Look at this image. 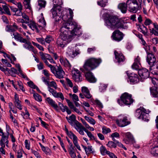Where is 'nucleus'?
Here are the masks:
<instances>
[{"label": "nucleus", "instance_id": "nucleus-47", "mask_svg": "<svg viewBox=\"0 0 158 158\" xmlns=\"http://www.w3.org/2000/svg\"><path fill=\"white\" fill-rule=\"evenodd\" d=\"M77 137L73 139V142L75 146L79 150L81 151V149L80 146L79 145L77 142Z\"/></svg>", "mask_w": 158, "mask_h": 158}, {"label": "nucleus", "instance_id": "nucleus-22", "mask_svg": "<svg viewBox=\"0 0 158 158\" xmlns=\"http://www.w3.org/2000/svg\"><path fill=\"white\" fill-rule=\"evenodd\" d=\"M67 53L69 56L72 57H74L79 54L80 51L77 49L74 51L73 49L69 48L67 50Z\"/></svg>", "mask_w": 158, "mask_h": 158}, {"label": "nucleus", "instance_id": "nucleus-33", "mask_svg": "<svg viewBox=\"0 0 158 158\" xmlns=\"http://www.w3.org/2000/svg\"><path fill=\"white\" fill-rule=\"evenodd\" d=\"M127 74L128 77L129 79H134V78H138L137 75L135 73L131 72L129 71H127L125 72Z\"/></svg>", "mask_w": 158, "mask_h": 158}, {"label": "nucleus", "instance_id": "nucleus-48", "mask_svg": "<svg viewBox=\"0 0 158 158\" xmlns=\"http://www.w3.org/2000/svg\"><path fill=\"white\" fill-rule=\"evenodd\" d=\"M141 44L143 46V48L145 49L146 52L148 51V50L149 48V46L148 45L146 44V42L143 39L141 40Z\"/></svg>", "mask_w": 158, "mask_h": 158}, {"label": "nucleus", "instance_id": "nucleus-34", "mask_svg": "<svg viewBox=\"0 0 158 158\" xmlns=\"http://www.w3.org/2000/svg\"><path fill=\"white\" fill-rule=\"evenodd\" d=\"M16 67L17 68L19 72V73H18V75L22 78L24 79L27 78V77L26 75L23 73L20 68V64H16Z\"/></svg>", "mask_w": 158, "mask_h": 158}, {"label": "nucleus", "instance_id": "nucleus-41", "mask_svg": "<svg viewBox=\"0 0 158 158\" xmlns=\"http://www.w3.org/2000/svg\"><path fill=\"white\" fill-rule=\"evenodd\" d=\"M8 136L4 135L2 136L1 139L0 140V145L1 147H5V142L8 140Z\"/></svg>", "mask_w": 158, "mask_h": 158}, {"label": "nucleus", "instance_id": "nucleus-13", "mask_svg": "<svg viewBox=\"0 0 158 158\" xmlns=\"http://www.w3.org/2000/svg\"><path fill=\"white\" fill-rule=\"evenodd\" d=\"M122 134L125 137L123 140L126 144L133 143L135 142L134 138L131 133L129 132H123L122 133Z\"/></svg>", "mask_w": 158, "mask_h": 158}, {"label": "nucleus", "instance_id": "nucleus-53", "mask_svg": "<svg viewBox=\"0 0 158 158\" xmlns=\"http://www.w3.org/2000/svg\"><path fill=\"white\" fill-rule=\"evenodd\" d=\"M33 97L36 101L39 102H41L42 101L41 96L37 94H34Z\"/></svg>", "mask_w": 158, "mask_h": 158}, {"label": "nucleus", "instance_id": "nucleus-27", "mask_svg": "<svg viewBox=\"0 0 158 158\" xmlns=\"http://www.w3.org/2000/svg\"><path fill=\"white\" fill-rule=\"evenodd\" d=\"M15 104L17 108L20 110L22 109V107L21 104V102L19 100V97L17 94H15Z\"/></svg>", "mask_w": 158, "mask_h": 158}, {"label": "nucleus", "instance_id": "nucleus-36", "mask_svg": "<svg viewBox=\"0 0 158 158\" xmlns=\"http://www.w3.org/2000/svg\"><path fill=\"white\" fill-rule=\"evenodd\" d=\"M139 3L137 2V4L134 5V6L128 9L129 11L133 13H136L139 10Z\"/></svg>", "mask_w": 158, "mask_h": 158}, {"label": "nucleus", "instance_id": "nucleus-54", "mask_svg": "<svg viewBox=\"0 0 158 158\" xmlns=\"http://www.w3.org/2000/svg\"><path fill=\"white\" fill-rule=\"evenodd\" d=\"M110 131L111 130L109 128L105 127H103L102 128V132L104 134H106Z\"/></svg>", "mask_w": 158, "mask_h": 158}, {"label": "nucleus", "instance_id": "nucleus-64", "mask_svg": "<svg viewBox=\"0 0 158 158\" xmlns=\"http://www.w3.org/2000/svg\"><path fill=\"white\" fill-rule=\"evenodd\" d=\"M31 151L32 153L37 158H40V156L37 152L33 149H31Z\"/></svg>", "mask_w": 158, "mask_h": 158}, {"label": "nucleus", "instance_id": "nucleus-46", "mask_svg": "<svg viewBox=\"0 0 158 158\" xmlns=\"http://www.w3.org/2000/svg\"><path fill=\"white\" fill-rule=\"evenodd\" d=\"M152 154L154 156H156L158 155V146L153 147L151 151Z\"/></svg>", "mask_w": 158, "mask_h": 158}, {"label": "nucleus", "instance_id": "nucleus-50", "mask_svg": "<svg viewBox=\"0 0 158 158\" xmlns=\"http://www.w3.org/2000/svg\"><path fill=\"white\" fill-rule=\"evenodd\" d=\"M107 146L110 148H115L117 146V145L113 141H109L107 144Z\"/></svg>", "mask_w": 158, "mask_h": 158}, {"label": "nucleus", "instance_id": "nucleus-16", "mask_svg": "<svg viewBox=\"0 0 158 158\" xmlns=\"http://www.w3.org/2000/svg\"><path fill=\"white\" fill-rule=\"evenodd\" d=\"M139 76L143 79H146L150 77L149 73L148 70L145 68L139 69L138 71Z\"/></svg>", "mask_w": 158, "mask_h": 158}, {"label": "nucleus", "instance_id": "nucleus-43", "mask_svg": "<svg viewBox=\"0 0 158 158\" xmlns=\"http://www.w3.org/2000/svg\"><path fill=\"white\" fill-rule=\"evenodd\" d=\"M53 40L52 37L50 35H47L44 39L45 44V43L48 44H50Z\"/></svg>", "mask_w": 158, "mask_h": 158}, {"label": "nucleus", "instance_id": "nucleus-44", "mask_svg": "<svg viewBox=\"0 0 158 158\" xmlns=\"http://www.w3.org/2000/svg\"><path fill=\"white\" fill-rule=\"evenodd\" d=\"M86 79H95L93 73L90 72H88L85 74Z\"/></svg>", "mask_w": 158, "mask_h": 158}, {"label": "nucleus", "instance_id": "nucleus-45", "mask_svg": "<svg viewBox=\"0 0 158 158\" xmlns=\"http://www.w3.org/2000/svg\"><path fill=\"white\" fill-rule=\"evenodd\" d=\"M53 3L54 4V6H60L63 4V0H53Z\"/></svg>", "mask_w": 158, "mask_h": 158}, {"label": "nucleus", "instance_id": "nucleus-23", "mask_svg": "<svg viewBox=\"0 0 158 158\" xmlns=\"http://www.w3.org/2000/svg\"><path fill=\"white\" fill-rule=\"evenodd\" d=\"M81 90L82 94L86 98L89 99L92 97V96L90 94V92L87 87L85 86L82 87Z\"/></svg>", "mask_w": 158, "mask_h": 158}, {"label": "nucleus", "instance_id": "nucleus-56", "mask_svg": "<svg viewBox=\"0 0 158 158\" xmlns=\"http://www.w3.org/2000/svg\"><path fill=\"white\" fill-rule=\"evenodd\" d=\"M37 41L42 45H45L44 39L43 37L36 38Z\"/></svg>", "mask_w": 158, "mask_h": 158}, {"label": "nucleus", "instance_id": "nucleus-59", "mask_svg": "<svg viewBox=\"0 0 158 158\" xmlns=\"http://www.w3.org/2000/svg\"><path fill=\"white\" fill-rule=\"evenodd\" d=\"M96 104L100 108H102L103 107V106L101 102L98 99H96L95 101Z\"/></svg>", "mask_w": 158, "mask_h": 158}, {"label": "nucleus", "instance_id": "nucleus-37", "mask_svg": "<svg viewBox=\"0 0 158 158\" xmlns=\"http://www.w3.org/2000/svg\"><path fill=\"white\" fill-rule=\"evenodd\" d=\"M128 9L137 4V0H127L126 2Z\"/></svg>", "mask_w": 158, "mask_h": 158}, {"label": "nucleus", "instance_id": "nucleus-28", "mask_svg": "<svg viewBox=\"0 0 158 158\" xmlns=\"http://www.w3.org/2000/svg\"><path fill=\"white\" fill-rule=\"evenodd\" d=\"M50 55L48 54H43L41 55V59L44 62L45 64L47 65L50 68V65H52L51 64H49L48 61L47 60H48L49 57Z\"/></svg>", "mask_w": 158, "mask_h": 158}, {"label": "nucleus", "instance_id": "nucleus-52", "mask_svg": "<svg viewBox=\"0 0 158 158\" xmlns=\"http://www.w3.org/2000/svg\"><path fill=\"white\" fill-rule=\"evenodd\" d=\"M32 44L33 45L35 46L37 48L40 50L44 51V48L43 47L41 46V45L39 44H37V43H36L35 42H32Z\"/></svg>", "mask_w": 158, "mask_h": 158}, {"label": "nucleus", "instance_id": "nucleus-4", "mask_svg": "<svg viewBox=\"0 0 158 158\" xmlns=\"http://www.w3.org/2000/svg\"><path fill=\"white\" fill-rule=\"evenodd\" d=\"M100 58L91 57L85 61L83 67L85 70L89 71L95 69L99 66L102 62Z\"/></svg>", "mask_w": 158, "mask_h": 158}, {"label": "nucleus", "instance_id": "nucleus-10", "mask_svg": "<svg viewBox=\"0 0 158 158\" xmlns=\"http://www.w3.org/2000/svg\"><path fill=\"white\" fill-rule=\"evenodd\" d=\"M66 118L72 126L74 125V128L77 131L82 125L76 120V117L74 114H72L69 117H66Z\"/></svg>", "mask_w": 158, "mask_h": 158}, {"label": "nucleus", "instance_id": "nucleus-51", "mask_svg": "<svg viewBox=\"0 0 158 158\" xmlns=\"http://www.w3.org/2000/svg\"><path fill=\"white\" fill-rule=\"evenodd\" d=\"M141 63H134L131 66V68L133 69L138 70L139 69V66L140 65Z\"/></svg>", "mask_w": 158, "mask_h": 158}, {"label": "nucleus", "instance_id": "nucleus-1", "mask_svg": "<svg viewBox=\"0 0 158 158\" xmlns=\"http://www.w3.org/2000/svg\"><path fill=\"white\" fill-rule=\"evenodd\" d=\"M72 25L67 23L64 24L60 29V35L57 39L56 44L57 46L61 48H64L69 43V39L70 33L72 36L78 35L79 36L81 34V32L78 30L77 31L74 32V29L75 27L76 23H71Z\"/></svg>", "mask_w": 158, "mask_h": 158}, {"label": "nucleus", "instance_id": "nucleus-39", "mask_svg": "<svg viewBox=\"0 0 158 158\" xmlns=\"http://www.w3.org/2000/svg\"><path fill=\"white\" fill-rule=\"evenodd\" d=\"M23 4L25 8L26 9H28L30 10H31V8L30 4L31 0H23Z\"/></svg>", "mask_w": 158, "mask_h": 158}, {"label": "nucleus", "instance_id": "nucleus-17", "mask_svg": "<svg viewBox=\"0 0 158 158\" xmlns=\"http://www.w3.org/2000/svg\"><path fill=\"white\" fill-rule=\"evenodd\" d=\"M25 23L27 24L29 27L32 30L35 31L36 32L39 33L40 31L41 30L39 26V25L34 21H27L26 22H25Z\"/></svg>", "mask_w": 158, "mask_h": 158}, {"label": "nucleus", "instance_id": "nucleus-42", "mask_svg": "<svg viewBox=\"0 0 158 158\" xmlns=\"http://www.w3.org/2000/svg\"><path fill=\"white\" fill-rule=\"evenodd\" d=\"M107 3V0H99L97 2V4L102 7H104Z\"/></svg>", "mask_w": 158, "mask_h": 158}, {"label": "nucleus", "instance_id": "nucleus-14", "mask_svg": "<svg viewBox=\"0 0 158 158\" xmlns=\"http://www.w3.org/2000/svg\"><path fill=\"white\" fill-rule=\"evenodd\" d=\"M124 35L119 30H116L113 33L111 37L114 40L119 42L123 39Z\"/></svg>", "mask_w": 158, "mask_h": 158}, {"label": "nucleus", "instance_id": "nucleus-19", "mask_svg": "<svg viewBox=\"0 0 158 158\" xmlns=\"http://www.w3.org/2000/svg\"><path fill=\"white\" fill-rule=\"evenodd\" d=\"M147 61L150 66H152L156 62V59L153 54L151 53H148L147 56Z\"/></svg>", "mask_w": 158, "mask_h": 158}, {"label": "nucleus", "instance_id": "nucleus-15", "mask_svg": "<svg viewBox=\"0 0 158 158\" xmlns=\"http://www.w3.org/2000/svg\"><path fill=\"white\" fill-rule=\"evenodd\" d=\"M77 131L79 132L80 134L81 135H85L84 132V131H85L87 133L88 136L90 138V139L93 140L95 139L94 136L88 130L86 129L83 125Z\"/></svg>", "mask_w": 158, "mask_h": 158}, {"label": "nucleus", "instance_id": "nucleus-40", "mask_svg": "<svg viewBox=\"0 0 158 158\" xmlns=\"http://www.w3.org/2000/svg\"><path fill=\"white\" fill-rule=\"evenodd\" d=\"M39 22L40 23V24L39 25V26L41 30L43 27H44L46 25V23L44 20V18H43L42 19H40L39 20Z\"/></svg>", "mask_w": 158, "mask_h": 158}, {"label": "nucleus", "instance_id": "nucleus-38", "mask_svg": "<svg viewBox=\"0 0 158 158\" xmlns=\"http://www.w3.org/2000/svg\"><path fill=\"white\" fill-rule=\"evenodd\" d=\"M84 118L90 124L93 125H94L96 123V121L94 119L91 117H89L87 116H85Z\"/></svg>", "mask_w": 158, "mask_h": 158}, {"label": "nucleus", "instance_id": "nucleus-30", "mask_svg": "<svg viewBox=\"0 0 158 158\" xmlns=\"http://www.w3.org/2000/svg\"><path fill=\"white\" fill-rule=\"evenodd\" d=\"M18 29V27L16 24L14 23L13 25L10 27H7L6 29V31L8 32H14Z\"/></svg>", "mask_w": 158, "mask_h": 158}, {"label": "nucleus", "instance_id": "nucleus-63", "mask_svg": "<svg viewBox=\"0 0 158 158\" xmlns=\"http://www.w3.org/2000/svg\"><path fill=\"white\" fill-rule=\"evenodd\" d=\"M150 32L153 34L155 35L158 36V30L154 29L152 28V29H149Z\"/></svg>", "mask_w": 158, "mask_h": 158}, {"label": "nucleus", "instance_id": "nucleus-18", "mask_svg": "<svg viewBox=\"0 0 158 158\" xmlns=\"http://www.w3.org/2000/svg\"><path fill=\"white\" fill-rule=\"evenodd\" d=\"M114 54L115 59L117 60L118 63H119L124 61L125 57L122 53L115 50L114 51Z\"/></svg>", "mask_w": 158, "mask_h": 158}, {"label": "nucleus", "instance_id": "nucleus-21", "mask_svg": "<svg viewBox=\"0 0 158 158\" xmlns=\"http://www.w3.org/2000/svg\"><path fill=\"white\" fill-rule=\"evenodd\" d=\"M48 90L52 95L56 98H60L62 100L64 99L63 94L61 93H57L52 88L48 87Z\"/></svg>", "mask_w": 158, "mask_h": 158}, {"label": "nucleus", "instance_id": "nucleus-8", "mask_svg": "<svg viewBox=\"0 0 158 158\" xmlns=\"http://www.w3.org/2000/svg\"><path fill=\"white\" fill-rule=\"evenodd\" d=\"M116 122L118 126L121 127H124L130 123V122L128 121L127 117L122 114L118 116L116 120Z\"/></svg>", "mask_w": 158, "mask_h": 158}, {"label": "nucleus", "instance_id": "nucleus-57", "mask_svg": "<svg viewBox=\"0 0 158 158\" xmlns=\"http://www.w3.org/2000/svg\"><path fill=\"white\" fill-rule=\"evenodd\" d=\"M2 7L6 13L9 15H10L11 14L8 7L6 5H3Z\"/></svg>", "mask_w": 158, "mask_h": 158}, {"label": "nucleus", "instance_id": "nucleus-62", "mask_svg": "<svg viewBox=\"0 0 158 158\" xmlns=\"http://www.w3.org/2000/svg\"><path fill=\"white\" fill-rule=\"evenodd\" d=\"M67 134L71 139H73L77 137L71 131L69 132Z\"/></svg>", "mask_w": 158, "mask_h": 158}, {"label": "nucleus", "instance_id": "nucleus-49", "mask_svg": "<svg viewBox=\"0 0 158 158\" xmlns=\"http://www.w3.org/2000/svg\"><path fill=\"white\" fill-rule=\"evenodd\" d=\"M100 151L101 154L103 155H105L106 154H107V152H109L106 150L105 148L103 146H102L100 147Z\"/></svg>", "mask_w": 158, "mask_h": 158}, {"label": "nucleus", "instance_id": "nucleus-32", "mask_svg": "<svg viewBox=\"0 0 158 158\" xmlns=\"http://www.w3.org/2000/svg\"><path fill=\"white\" fill-rule=\"evenodd\" d=\"M82 146L85 150L86 155H89L91 153H92L93 154H94L95 152L94 151H93L91 146H89L87 147L85 146L82 145Z\"/></svg>", "mask_w": 158, "mask_h": 158}, {"label": "nucleus", "instance_id": "nucleus-35", "mask_svg": "<svg viewBox=\"0 0 158 158\" xmlns=\"http://www.w3.org/2000/svg\"><path fill=\"white\" fill-rule=\"evenodd\" d=\"M46 5V2L43 0H39L38 1V5L37 8L40 10L44 8Z\"/></svg>", "mask_w": 158, "mask_h": 158}, {"label": "nucleus", "instance_id": "nucleus-11", "mask_svg": "<svg viewBox=\"0 0 158 158\" xmlns=\"http://www.w3.org/2000/svg\"><path fill=\"white\" fill-rule=\"evenodd\" d=\"M152 82L154 86L150 88L151 94L154 97L157 98L158 99V80H152Z\"/></svg>", "mask_w": 158, "mask_h": 158}, {"label": "nucleus", "instance_id": "nucleus-29", "mask_svg": "<svg viewBox=\"0 0 158 158\" xmlns=\"http://www.w3.org/2000/svg\"><path fill=\"white\" fill-rule=\"evenodd\" d=\"M60 60L61 64L64 66L65 67L69 69L71 67V65L68 60L66 59L61 58Z\"/></svg>", "mask_w": 158, "mask_h": 158}, {"label": "nucleus", "instance_id": "nucleus-58", "mask_svg": "<svg viewBox=\"0 0 158 158\" xmlns=\"http://www.w3.org/2000/svg\"><path fill=\"white\" fill-rule=\"evenodd\" d=\"M107 87V85L101 84L99 86V90L101 92L104 91Z\"/></svg>", "mask_w": 158, "mask_h": 158}, {"label": "nucleus", "instance_id": "nucleus-2", "mask_svg": "<svg viewBox=\"0 0 158 158\" xmlns=\"http://www.w3.org/2000/svg\"><path fill=\"white\" fill-rule=\"evenodd\" d=\"M105 25L108 28L112 30L124 28V22L123 20L115 16L108 15L105 19Z\"/></svg>", "mask_w": 158, "mask_h": 158}, {"label": "nucleus", "instance_id": "nucleus-5", "mask_svg": "<svg viewBox=\"0 0 158 158\" xmlns=\"http://www.w3.org/2000/svg\"><path fill=\"white\" fill-rule=\"evenodd\" d=\"M120 99L118 100V102L120 106L125 104L129 105L133 103L134 100L132 98L131 95L127 93L123 94L120 97Z\"/></svg>", "mask_w": 158, "mask_h": 158}, {"label": "nucleus", "instance_id": "nucleus-61", "mask_svg": "<svg viewBox=\"0 0 158 158\" xmlns=\"http://www.w3.org/2000/svg\"><path fill=\"white\" fill-rule=\"evenodd\" d=\"M96 48L95 47H93L92 48H88L87 52L89 53H91L95 51L96 50Z\"/></svg>", "mask_w": 158, "mask_h": 158}, {"label": "nucleus", "instance_id": "nucleus-26", "mask_svg": "<svg viewBox=\"0 0 158 158\" xmlns=\"http://www.w3.org/2000/svg\"><path fill=\"white\" fill-rule=\"evenodd\" d=\"M118 7L119 9L123 13H126L127 10V4L125 2L121 3L119 4Z\"/></svg>", "mask_w": 158, "mask_h": 158}, {"label": "nucleus", "instance_id": "nucleus-3", "mask_svg": "<svg viewBox=\"0 0 158 158\" xmlns=\"http://www.w3.org/2000/svg\"><path fill=\"white\" fill-rule=\"evenodd\" d=\"M61 14H62L61 15L62 19L64 21V22L63 23L61 27H62L64 24L65 23L72 25L71 23H76L75 27H75L74 30H73V31H77L78 30H79L80 32H82L81 27H78L77 23L72 21L73 12L71 9L69 8L66 9L65 10H64L62 11Z\"/></svg>", "mask_w": 158, "mask_h": 158}, {"label": "nucleus", "instance_id": "nucleus-60", "mask_svg": "<svg viewBox=\"0 0 158 158\" xmlns=\"http://www.w3.org/2000/svg\"><path fill=\"white\" fill-rule=\"evenodd\" d=\"M41 149L46 154H48L50 152V150L49 148L47 147H45L44 146L41 148Z\"/></svg>", "mask_w": 158, "mask_h": 158}, {"label": "nucleus", "instance_id": "nucleus-55", "mask_svg": "<svg viewBox=\"0 0 158 158\" xmlns=\"http://www.w3.org/2000/svg\"><path fill=\"white\" fill-rule=\"evenodd\" d=\"M13 35L14 36L15 39L18 41H19L21 37L20 35L17 32L13 33Z\"/></svg>", "mask_w": 158, "mask_h": 158}, {"label": "nucleus", "instance_id": "nucleus-7", "mask_svg": "<svg viewBox=\"0 0 158 158\" xmlns=\"http://www.w3.org/2000/svg\"><path fill=\"white\" fill-rule=\"evenodd\" d=\"M51 72L57 78H63L65 74L64 72L60 66H57L56 68L52 65H50Z\"/></svg>", "mask_w": 158, "mask_h": 158}, {"label": "nucleus", "instance_id": "nucleus-24", "mask_svg": "<svg viewBox=\"0 0 158 158\" xmlns=\"http://www.w3.org/2000/svg\"><path fill=\"white\" fill-rule=\"evenodd\" d=\"M137 26L139 31L142 32L145 35H147L148 29L144 25L138 24L137 25Z\"/></svg>", "mask_w": 158, "mask_h": 158}, {"label": "nucleus", "instance_id": "nucleus-31", "mask_svg": "<svg viewBox=\"0 0 158 158\" xmlns=\"http://www.w3.org/2000/svg\"><path fill=\"white\" fill-rule=\"evenodd\" d=\"M43 82L46 85L48 86V88H50V87H52L56 89L57 88L56 83L54 81L49 82L47 81V80H43Z\"/></svg>", "mask_w": 158, "mask_h": 158}, {"label": "nucleus", "instance_id": "nucleus-12", "mask_svg": "<svg viewBox=\"0 0 158 158\" xmlns=\"http://www.w3.org/2000/svg\"><path fill=\"white\" fill-rule=\"evenodd\" d=\"M152 82L154 86L150 88L151 94L154 97L157 98L158 99V80H152Z\"/></svg>", "mask_w": 158, "mask_h": 158}, {"label": "nucleus", "instance_id": "nucleus-20", "mask_svg": "<svg viewBox=\"0 0 158 158\" xmlns=\"http://www.w3.org/2000/svg\"><path fill=\"white\" fill-rule=\"evenodd\" d=\"M72 75L73 79H81L82 78L80 72L74 68L72 71Z\"/></svg>", "mask_w": 158, "mask_h": 158}, {"label": "nucleus", "instance_id": "nucleus-9", "mask_svg": "<svg viewBox=\"0 0 158 158\" xmlns=\"http://www.w3.org/2000/svg\"><path fill=\"white\" fill-rule=\"evenodd\" d=\"M61 6H54L51 11L52 14L53 18L56 22L59 21L61 18L62 12Z\"/></svg>", "mask_w": 158, "mask_h": 158}, {"label": "nucleus", "instance_id": "nucleus-25", "mask_svg": "<svg viewBox=\"0 0 158 158\" xmlns=\"http://www.w3.org/2000/svg\"><path fill=\"white\" fill-rule=\"evenodd\" d=\"M46 101L48 104L56 110H58V107L57 104L55 101H53L51 98L50 97L47 98Z\"/></svg>", "mask_w": 158, "mask_h": 158}, {"label": "nucleus", "instance_id": "nucleus-6", "mask_svg": "<svg viewBox=\"0 0 158 158\" xmlns=\"http://www.w3.org/2000/svg\"><path fill=\"white\" fill-rule=\"evenodd\" d=\"M150 112L148 109L146 110L143 107H140L136 110L135 115L139 119H142L144 121H148V119L147 118V114H148Z\"/></svg>", "mask_w": 158, "mask_h": 158}]
</instances>
